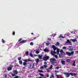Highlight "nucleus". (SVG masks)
<instances>
[{
    "label": "nucleus",
    "instance_id": "f257e3e1",
    "mask_svg": "<svg viewBox=\"0 0 78 78\" xmlns=\"http://www.w3.org/2000/svg\"><path fill=\"white\" fill-rule=\"evenodd\" d=\"M50 61L52 65H55L56 63V59L55 58H50Z\"/></svg>",
    "mask_w": 78,
    "mask_h": 78
},
{
    "label": "nucleus",
    "instance_id": "f03ea898",
    "mask_svg": "<svg viewBox=\"0 0 78 78\" xmlns=\"http://www.w3.org/2000/svg\"><path fill=\"white\" fill-rule=\"evenodd\" d=\"M74 54V51H72L70 52L66 51V54L67 55V56H73V54Z\"/></svg>",
    "mask_w": 78,
    "mask_h": 78
},
{
    "label": "nucleus",
    "instance_id": "7ed1b4c3",
    "mask_svg": "<svg viewBox=\"0 0 78 78\" xmlns=\"http://www.w3.org/2000/svg\"><path fill=\"white\" fill-rule=\"evenodd\" d=\"M52 48H53L54 50V55L55 54H57V52L55 51H56V49H57V48H56V47L55 45H53L52 46Z\"/></svg>",
    "mask_w": 78,
    "mask_h": 78
},
{
    "label": "nucleus",
    "instance_id": "20e7f679",
    "mask_svg": "<svg viewBox=\"0 0 78 78\" xmlns=\"http://www.w3.org/2000/svg\"><path fill=\"white\" fill-rule=\"evenodd\" d=\"M43 61H47V60L49 59V57L48 56H44L43 58Z\"/></svg>",
    "mask_w": 78,
    "mask_h": 78
},
{
    "label": "nucleus",
    "instance_id": "39448f33",
    "mask_svg": "<svg viewBox=\"0 0 78 78\" xmlns=\"http://www.w3.org/2000/svg\"><path fill=\"white\" fill-rule=\"evenodd\" d=\"M13 67V66H12V65L10 66L9 67L7 68V70H8V71H10V70H12V69Z\"/></svg>",
    "mask_w": 78,
    "mask_h": 78
},
{
    "label": "nucleus",
    "instance_id": "423d86ee",
    "mask_svg": "<svg viewBox=\"0 0 78 78\" xmlns=\"http://www.w3.org/2000/svg\"><path fill=\"white\" fill-rule=\"evenodd\" d=\"M24 61V62H31V60L30 59H24V60H23Z\"/></svg>",
    "mask_w": 78,
    "mask_h": 78
},
{
    "label": "nucleus",
    "instance_id": "0eeeda50",
    "mask_svg": "<svg viewBox=\"0 0 78 78\" xmlns=\"http://www.w3.org/2000/svg\"><path fill=\"white\" fill-rule=\"evenodd\" d=\"M44 51H45V52L48 53L49 52V49H48L47 48H45L44 50Z\"/></svg>",
    "mask_w": 78,
    "mask_h": 78
},
{
    "label": "nucleus",
    "instance_id": "6e6552de",
    "mask_svg": "<svg viewBox=\"0 0 78 78\" xmlns=\"http://www.w3.org/2000/svg\"><path fill=\"white\" fill-rule=\"evenodd\" d=\"M64 73L65 75H66V78H69V77L70 76V74H69V73Z\"/></svg>",
    "mask_w": 78,
    "mask_h": 78
},
{
    "label": "nucleus",
    "instance_id": "1a4fd4ad",
    "mask_svg": "<svg viewBox=\"0 0 78 78\" xmlns=\"http://www.w3.org/2000/svg\"><path fill=\"white\" fill-rule=\"evenodd\" d=\"M13 72L16 75H17V73H19V72H17V69H16L15 70H14Z\"/></svg>",
    "mask_w": 78,
    "mask_h": 78
},
{
    "label": "nucleus",
    "instance_id": "9d476101",
    "mask_svg": "<svg viewBox=\"0 0 78 78\" xmlns=\"http://www.w3.org/2000/svg\"><path fill=\"white\" fill-rule=\"evenodd\" d=\"M59 50H60V49H58V48H57V55H59Z\"/></svg>",
    "mask_w": 78,
    "mask_h": 78
},
{
    "label": "nucleus",
    "instance_id": "9b49d317",
    "mask_svg": "<svg viewBox=\"0 0 78 78\" xmlns=\"http://www.w3.org/2000/svg\"><path fill=\"white\" fill-rule=\"evenodd\" d=\"M66 61L67 62H71L72 60L69 58H67L66 60Z\"/></svg>",
    "mask_w": 78,
    "mask_h": 78
},
{
    "label": "nucleus",
    "instance_id": "f8f14e48",
    "mask_svg": "<svg viewBox=\"0 0 78 78\" xmlns=\"http://www.w3.org/2000/svg\"><path fill=\"white\" fill-rule=\"evenodd\" d=\"M70 41H73V42H76V39H72L71 40H70Z\"/></svg>",
    "mask_w": 78,
    "mask_h": 78
},
{
    "label": "nucleus",
    "instance_id": "ddd939ff",
    "mask_svg": "<svg viewBox=\"0 0 78 78\" xmlns=\"http://www.w3.org/2000/svg\"><path fill=\"white\" fill-rule=\"evenodd\" d=\"M61 62L62 65H65V63L66 62L65 61H64V60H62L61 61Z\"/></svg>",
    "mask_w": 78,
    "mask_h": 78
},
{
    "label": "nucleus",
    "instance_id": "4468645a",
    "mask_svg": "<svg viewBox=\"0 0 78 78\" xmlns=\"http://www.w3.org/2000/svg\"><path fill=\"white\" fill-rule=\"evenodd\" d=\"M27 42V40H23L22 41H21V42H20V43H25Z\"/></svg>",
    "mask_w": 78,
    "mask_h": 78
},
{
    "label": "nucleus",
    "instance_id": "2eb2a0df",
    "mask_svg": "<svg viewBox=\"0 0 78 78\" xmlns=\"http://www.w3.org/2000/svg\"><path fill=\"white\" fill-rule=\"evenodd\" d=\"M51 55H53V56H55V54H54V51H52V50H51Z\"/></svg>",
    "mask_w": 78,
    "mask_h": 78
},
{
    "label": "nucleus",
    "instance_id": "dca6fc26",
    "mask_svg": "<svg viewBox=\"0 0 78 78\" xmlns=\"http://www.w3.org/2000/svg\"><path fill=\"white\" fill-rule=\"evenodd\" d=\"M31 66H32V64H31V63L30 64L29 66L28 67V68L29 69H30L31 67Z\"/></svg>",
    "mask_w": 78,
    "mask_h": 78
},
{
    "label": "nucleus",
    "instance_id": "f3484780",
    "mask_svg": "<svg viewBox=\"0 0 78 78\" xmlns=\"http://www.w3.org/2000/svg\"><path fill=\"white\" fill-rule=\"evenodd\" d=\"M30 55L31 57H33V55L32 54V53L31 52H30L29 54Z\"/></svg>",
    "mask_w": 78,
    "mask_h": 78
},
{
    "label": "nucleus",
    "instance_id": "a211bd4d",
    "mask_svg": "<svg viewBox=\"0 0 78 78\" xmlns=\"http://www.w3.org/2000/svg\"><path fill=\"white\" fill-rule=\"evenodd\" d=\"M69 43H70V40H69V39L67 40V42H66V44H69Z\"/></svg>",
    "mask_w": 78,
    "mask_h": 78
},
{
    "label": "nucleus",
    "instance_id": "6ab92c4d",
    "mask_svg": "<svg viewBox=\"0 0 78 78\" xmlns=\"http://www.w3.org/2000/svg\"><path fill=\"white\" fill-rule=\"evenodd\" d=\"M60 53H61V55H62V53H64V52L63 51V50H62V49H61L60 50Z\"/></svg>",
    "mask_w": 78,
    "mask_h": 78
},
{
    "label": "nucleus",
    "instance_id": "aec40b11",
    "mask_svg": "<svg viewBox=\"0 0 78 78\" xmlns=\"http://www.w3.org/2000/svg\"><path fill=\"white\" fill-rule=\"evenodd\" d=\"M25 55L26 56H28L29 55V53H28V51H27L25 53Z\"/></svg>",
    "mask_w": 78,
    "mask_h": 78
},
{
    "label": "nucleus",
    "instance_id": "412c9836",
    "mask_svg": "<svg viewBox=\"0 0 78 78\" xmlns=\"http://www.w3.org/2000/svg\"><path fill=\"white\" fill-rule=\"evenodd\" d=\"M23 66H27V63L25 62H23Z\"/></svg>",
    "mask_w": 78,
    "mask_h": 78
},
{
    "label": "nucleus",
    "instance_id": "4be33fe9",
    "mask_svg": "<svg viewBox=\"0 0 78 78\" xmlns=\"http://www.w3.org/2000/svg\"><path fill=\"white\" fill-rule=\"evenodd\" d=\"M38 72H40V73H44V71H42L41 70H38Z\"/></svg>",
    "mask_w": 78,
    "mask_h": 78
},
{
    "label": "nucleus",
    "instance_id": "5701e85b",
    "mask_svg": "<svg viewBox=\"0 0 78 78\" xmlns=\"http://www.w3.org/2000/svg\"><path fill=\"white\" fill-rule=\"evenodd\" d=\"M38 57L39 59H42V55H39L38 56Z\"/></svg>",
    "mask_w": 78,
    "mask_h": 78
},
{
    "label": "nucleus",
    "instance_id": "b1692460",
    "mask_svg": "<svg viewBox=\"0 0 78 78\" xmlns=\"http://www.w3.org/2000/svg\"><path fill=\"white\" fill-rule=\"evenodd\" d=\"M30 45H32V46H33V45H34V43H33V42H31L30 43Z\"/></svg>",
    "mask_w": 78,
    "mask_h": 78
},
{
    "label": "nucleus",
    "instance_id": "393cba45",
    "mask_svg": "<svg viewBox=\"0 0 78 78\" xmlns=\"http://www.w3.org/2000/svg\"><path fill=\"white\" fill-rule=\"evenodd\" d=\"M19 62L20 64H21V65H22V61L21 60H20L19 61Z\"/></svg>",
    "mask_w": 78,
    "mask_h": 78
},
{
    "label": "nucleus",
    "instance_id": "a878e982",
    "mask_svg": "<svg viewBox=\"0 0 78 78\" xmlns=\"http://www.w3.org/2000/svg\"><path fill=\"white\" fill-rule=\"evenodd\" d=\"M73 66H75V62L74 61L73 63Z\"/></svg>",
    "mask_w": 78,
    "mask_h": 78
},
{
    "label": "nucleus",
    "instance_id": "bb28decb",
    "mask_svg": "<svg viewBox=\"0 0 78 78\" xmlns=\"http://www.w3.org/2000/svg\"><path fill=\"white\" fill-rule=\"evenodd\" d=\"M39 75H40L41 76H44V75L42 73H39Z\"/></svg>",
    "mask_w": 78,
    "mask_h": 78
},
{
    "label": "nucleus",
    "instance_id": "cd10ccee",
    "mask_svg": "<svg viewBox=\"0 0 78 78\" xmlns=\"http://www.w3.org/2000/svg\"><path fill=\"white\" fill-rule=\"evenodd\" d=\"M2 42L3 43H5V42H6V41H5V40H4L3 39H2Z\"/></svg>",
    "mask_w": 78,
    "mask_h": 78
},
{
    "label": "nucleus",
    "instance_id": "c85d7f7f",
    "mask_svg": "<svg viewBox=\"0 0 78 78\" xmlns=\"http://www.w3.org/2000/svg\"><path fill=\"white\" fill-rule=\"evenodd\" d=\"M50 45L49 43H46V46H48Z\"/></svg>",
    "mask_w": 78,
    "mask_h": 78
},
{
    "label": "nucleus",
    "instance_id": "c756f323",
    "mask_svg": "<svg viewBox=\"0 0 78 78\" xmlns=\"http://www.w3.org/2000/svg\"><path fill=\"white\" fill-rule=\"evenodd\" d=\"M51 76V77L53 78H55V76H54V74H52Z\"/></svg>",
    "mask_w": 78,
    "mask_h": 78
},
{
    "label": "nucleus",
    "instance_id": "7c9ffc66",
    "mask_svg": "<svg viewBox=\"0 0 78 78\" xmlns=\"http://www.w3.org/2000/svg\"><path fill=\"white\" fill-rule=\"evenodd\" d=\"M12 76H16V75L14 73L12 74Z\"/></svg>",
    "mask_w": 78,
    "mask_h": 78
},
{
    "label": "nucleus",
    "instance_id": "2f4dec72",
    "mask_svg": "<svg viewBox=\"0 0 78 78\" xmlns=\"http://www.w3.org/2000/svg\"><path fill=\"white\" fill-rule=\"evenodd\" d=\"M21 59H22V57H19L18 58V59L19 61H20V60H21Z\"/></svg>",
    "mask_w": 78,
    "mask_h": 78
},
{
    "label": "nucleus",
    "instance_id": "473e14b6",
    "mask_svg": "<svg viewBox=\"0 0 78 78\" xmlns=\"http://www.w3.org/2000/svg\"><path fill=\"white\" fill-rule=\"evenodd\" d=\"M39 59H37L36 61V63H38V62H39Z\"/></svg>",
    "mask_w": 78,
    "mask_h": 78
},
{
    "label": "nucleus",
    "instance_id": "72a5a7b5",
    "mask_svg": "<svg viewBox=\"0 0 78 78\" xmlns=\"http://www.w3.org/2000/svg\"><path fill=\"white\" fill-rule=\"evenodd\" d=\"M53 67V65H51V66L49 67V69H51Z\"/></svg>",
    "mask_w": 78,
    "mask_h": 78
},
{
    "label": "nucleus",
    "instance_id": "f704fd0d",
    "mask_svg": "<svg viewBox=\"0 0 78 78\" xmlns=\"http://www.w3.org/2000/svg\"><path fill=\"white\" fill-rule=\"evenodd\" d=\"M69 75H72V76H73V73H69Z\"/></svg>",
    "mask_w": 78,
    "mask_h": 78
},
{
    "label": "nucleus",
    "instance_id": "c9c22d12",
    "mask_svg": "<svg viewBox=\"0 0 78 78\" xmlns=\"http://www.w3.org/2000/svg\"><path fill=\"white\" fill-rule=\"evenodd\" d=\"M35 53L36 54H39V51H36Z\"/></svg>",
    "mask_w": 78,
    "mask_h": 78
},
{
    "label": "nucleus",
    "instance_id": "e433bc0d",
    "mask_svg": "<svg viewBox=\"0 0 78 78\" xmlns=\"http://www.w3.org/2000/svg\"><path fill=\"white\" fill-rule=\"evenodd\" d=\"M59 66H57L55 68V69H57V70H58V69H59Z\"/></svg>",
    "mask_w": 78,
    "mask_h": 78
},
{
    "label": "nucleus",
    "instance_id": "4c0bfd02",
    "mask_svg": "<svg viewBox=\"0 0 78 78\" xmlns=\"http://www.w3.org/2000/svg\"><path fill=\"white\" fill-rule=\"evenodd\" d=\"M56 45H59V42H57Z\"/></svg>",
    "mask_w": 78,
    "mask_h": 78
},
{
    "label": "nucleus",
    "instance_id": "58836bf2",
    "mask_svg": "<svg viewBox=\"0 0 78 78\" xmlns=\"http://www.w3.org/2000/svg\"><path fill=\"white\" fill-rule=\"evenodd\" d=\"M34 63L33 64V65L32 66V67L30 69H34Z\"/></svg>",
    "mask_w": 78,
    "mask_h": 78
},
{
    "label": "nucleus",
    "instance_id": "ea45409f",
    "mask_svg": "<svg viewBox=\"0 0 78 78\" xmlns=\"http://www.w3.org/2000/svg\"><path fill=\"white\" fill-rule=\"evenodd\" d=\"M57 72H59V71L55 70V74H56V73H57Z\"/></svg>",
    "mask_w": 78,
    "mask_h": 78
},
{
    "label": "nucleus",
    "instance_id": "a19ab883",
    "mask_svg": "<svg viewBox=\"0 0 78 78\" xmlns=\"http://www.w3.org/2000/svg\"><path fill=\"white\" fill-rule=\"evenodd\" d=\"M73 75L74 76H76V74L75 73H73Z\"/></svg>",
    "mask_w": 78,
    "mask_h": 78
},
{
    "label": "nucleus",
    "instance_id": "79ce46f5",
    "mask_svg": "<svg viewBox=\"0 0 78 78\" xmlns=\"http://www.w3.org/2000/svg\"><path fill=\"white\" fill-rule=\"evenodd\" d=\"M63 49H64V50H66V47H63L62 48Z\"/></svg>",
    "mask_w": 78,
    "mask_h": 78
},
{
    "label": "nucleus",
    "instance_id": "37998d69",
    "mask_svg": "<svg viewBox=\"0 0 78 78\" xmlns=\"http://www.w3.org/2000/svg\"><path fill=\"white\" fill-rule=\"evenodd\" d=\"M46 70L48 72H50V70L48 69H46Z\"/></svg>",
    "mask_w": 78,
    "mask_h": 78
},
{
    "label": "nucleus",
    "instance_id": "c03bdc74",
    "mask_svg": "<svg viewBox=\"0 0 78 78\" xmlns=\"http://www.w3.org/2000/svg\"><path fill=\"white\" fill-rule=\"evenodd\" d=\"M48 41H51V38H48Z\"/></svg>",
    "mask_w": 78,
    "mask_h": 78
},
{
    "label": "nucleus",
    "instance_id": "a18cd8bd",
    "mask_svg": "<svg viewBox=\"0 0 78 78\" xmlns=\"http://www.w3.org/2000/svg\"><path fill=\"white\" fill-rule=\"evenodd\" d=\"M54 56H55V58H58V56L57 55H54Z\"/></svg>",
    "mask_w": 78,
    "mask_h": 78
},
{
    "label": "nucleus",
    "instance_id": "49530a36",
    "mask_svg": "<svg viewBox=\"0 0 78 78\" xmlns=\"http://www.w3.org/2000/svg\"><path fill=\"white\" fill-rule=\"evenodd\" d=\"M12 35H13L14 36V35H15V32L14 31L13 32V33L12 34Z\"/></svg>",
    "mask_w": 78,
    "mask_h": 78
},
{
    "label": "nucleus",
    "instance_id": "de8ad7c7",
    "mask_svg": "<svg viewBox=\"0 0 78 78\" xmlns=\"http://www.w3.org/2000/svg\"><path fill=\"white\" fill-rule=\"evenodd\" d=\"M40 68L41 69H44V67L43 66H41Z\"/></svg>",
    "mask_w": 78,
    "mask_h": 78
},
{
    "label": "nucleus",
    "instance_id": "09e8293b",
    "mask_svg": "<svg viewBox=\"0 0 78 78\" xmlns=\"http://www.w3.org/2000/svg\"><path fill=\"white\" fill-rule=\"evenodd\" d=\"M19 78V76H15L14 78Z\"/></svg>",
    "mask_w": 78,
    "mask_h": 78
},
{
    "label": "nucleus",
    "instance_id": "8fccbe9b",
    "mask_svg": "<svg viewBox=\"0 0 78 78\" xmlns=\"http://www.w3.org/2000/svg\"><path fill=\"white\" fill-rule=\"evenodd\" d=\"M44 65H47V62H44Z\"/></svg>",
    "mask_w": 78,
    "mask_h": 78
},
{
    "label": "nucleus",
    "instance_id": "3c124183",
    "mask_svg": "<svg viewBox=\"0 0 78 78\" xmlns=\"http://www.w3.org/2000/svg\"><path fill=\"white\" fill-rule=\"evenodd\" d=\"M69 50H70V51H73V49H69Z\"/></svg>",
    "mask_w": 78,
    "mask_h": 78
},
{
    "label": "nucleus",
    "instance_id": "603ef678",
    "mask_svg": "<svg viewBox=\"0 0 78 78\" xmlns=\"http://www.w3.org/2000/svg\"><path fill=\"white\" fill-rule=\"evenodd\" d=\"M46 76L47 77H49V74H48L47 75H46Z\"/></svg>",
    "mask_w": 78,
    "mask_h": 78
},
{
    "label": "nucleus",
    "instance_id": "864d4df0",
    "mask_svg": "<svg viewBox=\"0 0 78 78\" xmlns=\"http://www.w3.org/2000/svg\"><path fill=\"white\" fill-rule=\"evenodd\" d=\"M22 38H20L18 41H21V40H22Z\"/></svg>",
    "mask_w": 78,
    "mask_h": 78
},
{
    "label": "nucleus",
    "instance_id": "5fc2aeb1",
    "mask_svg": "<svg viewBox=\"0 0 78 78\" xmlns=\"http://www.w3.org/2000/svg\"><path fill=\"white\" fill-rule=\"evenodd\" d=\"M44 67L45 68H46V67H47V65H44Z\"/></svg>",
    "mask_w": 78,
    "mask_h": 78
},
{
    "label": "nucleus",
    "instance_id": "6e6d98bb",
    "mask_svg": "<svg viewBox=\"0 0 78 78\" xmlns=\"http://www.w3.org/2000/svg\"><path fill=\"white\" fill-rule=\"evenodd\" d=\"M59 37V38H61V37H62V36H60Z\"/></svg>",
    "mask_w": 78,
    "mask_h": 78
},
{
    "label": "nucleus",
    "instance_id": "4d7b16f0",
    "mask_svg": "<svg viewBox=\"0 0 78 78\" xmlns=\"http://www.w3.org/2000/svg\"><path fill=\"white\" fill-rule=\"evenodd\" d=\"M7 77V75H5V78H6V77Z\"/></svg>",
    "mask_w": 78,
    "mask_h": 78
},
{
    "label": "nucleus",
    "instance_id": "13d9d810",
    "mask_svg": "<svg viewBox=\"0 0 78 78\" xmlns=\"http://www.w3.org/2000/svg\"><path fill=\"white\" fill-rule=\"evenodd\" d=\"M62 38H63V39H64L65 38V37H62Z\"/></svg>",
    "mask_w": 78,
    "mask_h": 78
},
{
    "label": "nucleus",
    "instance_id": "bf43d9fd",
    "mask_svg": "<svg viewBox=\"0 0 78 78\" xmlns=\"http://www.w3.org/2000/svg\"><path fill=\"white\" fill-rule=\"evenodd\" d=\"M56 76L58 77V76H59L58 75H56Z\"/></svg>",
    "mask_w": 78,
    "mask_h": 78
},
{
    "label": "nucleus",
    "instance_id": "052dcab7",
    "mask_svg": "<svg viewBox=\"0 0 78 78\" xmlns=\"http://www.w3.org/2000/svg\"><path fill=\"white\" fill-rule=\"evenodd\" d=\"M59 57L60 58H61V55H60L59 54Z\"/></svg>",
    "mask_w": 78,
    "mask_h": 78
},
{
    "label": "nucleus",
    "instance_id": "680f3d73",
    "mask_svg": "<svg viewBox=\"0 0 78 78\" xmlns=\"http://www.w3.org/2000/svg\"><path fill=\"white\" fill-rule=\"evenodd\" d=\"M39 78H42V77H41V76L39 77Z\"/></svg>",
    "mask_w": 78,
    "mask_h": 78
},
{
    "label": "nucleus",
    "instance_id": "e2e57ef3",
    "mask_svg": "<svg viewBox=\"0 0 78 78\" xmlns=\"http://www.w3.org/2000/svg\"><path fill=\"white\" fill-rule=\"evenodd\" d=\"M36 37H34V39H36Z\"/></svg>",
    "mask_w": 78,
    "mask_h": 78
},
{
    "label": "nucleus",
    "instance_id": "0e129e2a",
    "mask_svg": "<svg viewBox=\"0 0 78 78\" xmlns=\"http://www.w3.org/2000/svg\"><path fill=\"white\" fill-rule=\"evenodd\" d=\"M31 34H33V33H31Z\"/></svg>",
    "mask_w": 78,
    "mask_h": 78
},
{
    "label": "nucleus",
    "instance_id": "69168bd1",
    "mask_svg": "<svg viewBox=\"0 0 78 78\" xmlns=\"http://www.w3.org/2000/svg\"><path fill=\"white\" fill-rule=\"evenodd\" d=\"M50 78H52L51 76H50Z\"/></svg>",
    "mask_w": 78,
    "mask_h": 78
},
{
    "label": "nucleus",
    "instance_id": "338daca9",
    "mask_svg": "<svg viewBox=\"0 0 78 78\" xmlns=\"http://www.w3.org/2000/svg\"><path fill=\"white\" fill-rule=\"evenodd\" d=\"M69 47H72V46H69Z\"/></svg>",
    "mask_w": 78,
    "mask_h": 78
}]
</instances>
